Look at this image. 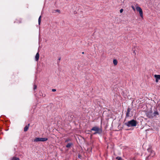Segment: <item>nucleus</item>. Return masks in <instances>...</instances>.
<instances>
[{
  "instance_id": "f257e3e1",
  "label": "nucleus",
  "mask_w": 160,
  "mask_h": 160,
  "mask_svg": "<svg viewBox=\"0 0 160 160\" xmlns=\"http://www.w3.org/2000/svg\"><path fill=\"white\" fill-rule=\"evenodd\" d=\"M137 122L134 120H132L125 123V124L128 127H135L137 124Z\"/></svg>"
},
{
  "instance_id": "f03ea898",
  "label": "nucleus",
  "mask_w": 160,
  "mask_h": 160,
  "mask_svg": "<svg viewBox=\"0 0 160 160\" xmlns=\"http://www.w3.org/2000/svg\"><path fill=\"white\" fill-rule=\"evenodd\" d=\"M91 130L95 131V132L93 133V134H100L102 132V129L96 126L93 127L91 129Z\"/></svg>"
},
{
  "instance_id": "7ed1b4c3",
  "label": "nucleus",
  "mask_w": 160,
  "mask_h": 160,
  "mask_svg": "<svg viewBox=\"0 0 160 160\" xmlns=\"http://www.w3.org/2000/svg\"><path fill=\"white\" fill-rule=\"evenodd\" d=\"M148 152H150V155L147 158V159H152V157H153L155 155V153L154 151H152L150 149H148Z\"/></svg>"
},
{
  "instance_id": "20e7f679",
  "label": "nucleus",
  "mask_w": 160,
  "mask_h": 160,
  "mask_svg": "<svg viewBox=\"0 0 160 160\" xmlns=\"http://www.w3.org/2000/svg\"><path fill=\"white\" fill-rule=\"evenodd\" d=\"M47 138H35L34 140V142H44L48 140Z\"/></svg>"
},
{
  "instance_id": "39448f33",
  "label": "nucleus",
  "mask_w": 160,
  "mask_h": 160,
  "mask_svg": "<svg viewBox=\"0 0 160 160\" xmlns=\"http://www.w3.org/2000/svg\"><path fill=\"white\" fill-rule=\"evenodd\" d=\"M136 9L137 11L139 12L140 16L142 18H143V12L142 8L140 7L137 6L136 7Z\"/></svg>"
},
{
  "instance_id": "423d86ee",
  "label": "nucleus",
  "mask_w": 160,
  "mask_h": 160,
  "mask_svg": "<svg viewBox=\"0 0 160 160\" xmlns=\"http://www.w3.org/2000/svg\"><path fill=\"white\" fill-rule=\"evenodd\" d=\"M154 77L156 78V82H158V80H160V75L155 74Z\"/></svg>"
},
{
  "instance_id": "0eeeda50",
  "label": "nucleus",
  "mask_w": 160,
  "mask_h": 160,
  "mask_svg": "<svg viewBox=\"0 0 160 160\" xmlns=\"http://www.w3.org/2000/svg\"><path fill=\"white\" fill-rule=\"evenodd\" d=\"M147 117L150 118H152L153 117V114L152 113V112H148L147 113Z\"/></svg>"
},
{
  "instance_id": "6e6552de",
  "label": "nucleus",
  "mask_w": 160,
  "mask_h": 160,
  "mask_svg": "<svg viewBox=\"0 0 160 160\" xmlns=\"http://www.w3.org/2000/svg\"><path fill=\"white\" fill-rule=\"evenodd\" d=\"M39 52H38L37 53V54L35 56V60L36 61H38L39 59Z\"/></svg>"
},
{
  "instance_id": "1a4fd4ad",
  "label": "nucleus",
  "mask_w": 160,
  "mask_h": 160,
  "mask_svg": "<svg viewBox=\"0 0 160 160\" xmlns=\"http://www.w3.org/2000/svg\"><path fill=\"white\" fill-rule=\"evenodd\" d=\"M131 110V109L129 108H128L127 109V112L126 113V116L127 117H129V113L130 112V111Z\"/></svg>"
},
{
  "instance_id": "9d476101",
  "label": "nucleus",
  "mask_w": 160,
  "mask_h": 160,
  "mask_svg": "<svg viewBox=\"0 0 160 160\" xmlns=\"http://www.w3.org/2000/svg\"><path fill=\"white\" fill-rule=\"evenodd\" d=\"M29 125H30V124H28V125H27L24 128V131L25 132H26L27 131L28 129V128H29Z\"/></svg>"
},
{
  "instance_id": "9b49d317",
  "label": "nucleus",
  "mask_w": 160,
  "mask_h": 160,
  "mask_svg": "<svg viewBox=\"0 0 160 160\" xmlns=\"http://www.w3.org/2000/svg\"><path fill=\"white\" fill-rule=\"evenodd\" d=\"M72 145V143H68L66 145V147L67 148H70Z\"/></svg>"
},
{
  "instance_id": "f8f14e48",
  "label": "nucleus",
  "mask_w": 160,
  "mask_h": 160,
  "mask_svg": "<svg viewBox=\"0 0 160 160\" xmlns=\"http://www.w3.org/2000/svg\"><path fill=\"white\" fill-rule=\"evenodd\" d=\"M158 114H159V113L158 112L155 111L154 112V113L153 114V116H155L156 115H158Z\"/></svg>"
},
{
  "instance_id": "ddd939ff",
  "label": "nucleus",
  "mask_w": 160,
  "mask_h": 160,
  "mask_svg": "<svg viewBox=\"0 0 160 160\" xmlns=\"http://www.w3.org/2000/svg\"><path fill=\"white\" fill-rule=\"evenodd\" d=\"M117 63H118V62L116 60V59L113 60V63L115 65H117Z\"/></svg>"
},
{
  "instance_id": "4468645a",
  "label": "nucleus",
  "mask_w": 160,
  "mask_h": 160,
  "mask_svg": "<svg viewBox=\"0 0 160 160\" xmlns=\"http://www.w3.org/2000/svg\"><path fill=\"white\" fill-rule=\"evenodd\" d=\"M41 16H40L39 17V18H38V24L39 25H40V24L41 21Z\"/></svg>"
},
{
  "instance_id": "2eb2a0df",
  "label": "nucleus",
  "mask_w": 160,
  "mask_h": 160,
  "mask_svg": "<svg viewBox=\"0 0 160 160\" xmlns=\"http://www.w3.org/2000/svg\"><path fill=\"white\" fill-rule=\"evenodd\" d=\"M12 160H19V159L18 158L13 157Z\"/></svg>"
},
{
  "instance_id": "dca6fc26",
  "label": "nucleus",
  "mask_w": 160,
  "mask_h": 160,
  "mask_svg": "<svg viewBox=\"0 0 160 160\" xmlns=\"http://www.w3.org/2000/svg\"><path fill=\"white\" fill-rule=\"evenodd\" d=\"M116 159L118 160H121V157H117L116 158Z\"/></svg>"
},
{
  "instance_id": "f3484780",
  "label": "nucleus",
  "mask_w": 160,
  "mask_h": 160,
  "mask_svg": "<svg viewBox=\"0 0 160 160\" xmlns=\"http://www.w3.org/2000/svg\"><path fill=\"white\" fill-rule=\"evenodd\" d=\"M131 7L132 8V9H133V10H134V11H135V9L134 7L133 6H131Z\"/></svg>"
},
{
  "instance_id": "a211bd4d",
  "label": "nucleus",
  "mask_w": 160,
  "mask_h": 160,
  "mask_svg": "<svg viewBox=\"0 0 160 160\" xmlns=\"http://www.w3.org/2000/svg\"><path fill=\"white\" fill-rule=\"evenodd\" d=\"M37 86H36V85H34V88H33V89H36L37 88Z\"/></svg>"
},
{
  "instance_id": "6ab92c4d",
  "label": "nucleus",
  "mask_w": 160,
  "mask_h": 160,
  "mask_svg": "<svg viewBox=\"0 0 160 160\" xmlns=\"http://www.w3.org/2000/svg\"><path fill=\"white\" fill-rule=\"evenodd\" d=\"M123 11V9H121L120 10V13H122Z\"/></svg>"
},
{
  "instance_id": "aec40b11",
  "label": "nucleus",
  "mask_w": 160,
  "mask_h": 160,
  "mask_svg": "<svg viewBox=\"0 0 160 160\" xmlns=\"http://www.w3.org/2000/svg\"><path fill=\"white\" fill-rule=\"evenodd\" d=\"M52 92H55L56 91V90L55 89H52Z\"/></svg>"
},
{
  "instance_id": "412c9836",
  "label": "nucleus",
  "mask_w": 160,
  "mask_h": 160,
  "mask_svg": "<svg viewBox=\"0 0 160 160\" xmlns=\"http://www.w3.org/2000/svg\"><path fill=\"white\" fill-rule=\"evenodd\" d=\"M133 53L135 55H136V52H135V51H134L133 52Z\"/></svg>"
},
{
  "instance_id": "4be33fe9",
  "label": "nucleus",
  "mask_w": 160,
  "mask_h": 160,
  "mask_svg": "<svg viewBox=\"0 0 160 160\" xmlns=\"http://www.w3.org/2000/svg\"><path fill=\"white\" fill-rule=\"evenodd\" d=\"M69 141V139H67L66 140V141H65V142H68V141Z\"/></svg>"
},
{
  "instance_id": "5701e85b",
  "label": "nucleus",
  "mask_w": 160,
  "mask_h": 160,
  "mask_svg": "<svg viewBox=\"0 0 160 160\" xmlns=\"http://www.w3.org/2000/svg\"><path fill=\"white\" fill-rule=\"evenodd\" d=\"M56 11L57 12H59V11L58 10H56Z\"/></svg>"
},
{
  "instance_id": "b1692460",
  "label": "nucleus",
  "mask_w": 160,
  "mask_h": 160,
  "mask_svg": "<svg viewBox=\"0 0 160 160\" xmlns=\"http://www.w3.org/2000/svg\"><path fill=\"white\" fill-rule=\"evenodd\" d=\"M82 54H83V53H84V52H82Z\"/></svg>"
},
{
  "instance_id": "393cba45",
  "label": "nucleus",
  "mask_w": 160,
  "mask_h": 160,
  "mask_svg": "<svg viewBox=\"0 0 160 160\" xmlns=\"http://www.w3.org/2000/svg\"><path fill=\"white\" fill-rule=\"evenodd\" d=\"M59 60H60V58L59 59Z\"/></svg>"
}]
</instances>
